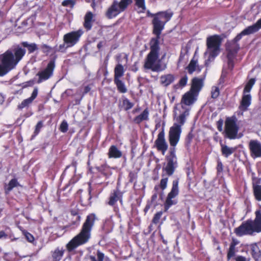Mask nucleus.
I'll return each mask as SVG.
<instances>
[{"mask_svg":"<svg viewBox=\"0 0 261 261\" xmlns=\"http://www.w3.org/2000/svg\"><path fill=\"white\" fill-rule=\"evenodd\" d=\"M255 215L254 220L248 219L234 228V232L238 237L252 236L254 233L261 232V210L256 211Z\"/></svg>","mask_w":261,"mask_h":261,"instance_id":"5","label":"nucleus"},{"mask_svg":"<svg viewBox=\"0 0 261 261\" xmlns=\"http://www.w3.org/2000/svg\"><path fill=\"white\" fill-rule=\"evenodd\" d=\"M147 14L149 16H153L154 17V15L153 14L151 13L149 11H147Z\"/></svg>","mask_w":261,"mask_h":261,"instance_id":"59","label":"nucleus"},{"mask_svg":"<svg viewBox=\"0 0 261 261\" xmlns=\"http://www.w3.org/2000/svg\"><path fill=\"white\" fill-rule=\"evenodd\" d=\"M97 258L94 255H91L89 256L91 261H103L105 255L99 250H97L96 252Z\"/></svg>","mask_w":261,"mask_h":261,"instance_id":"36","label":"nucleus"},{"mask_svg":"<svg viewBox=\"0 0 261 261\" xmlns=\"http://www.w3.org/2000/svg\"><path fill=\"white\" fill-rule=\"evenodd\" d=\"M255 79H251L245 85L244 88L243 93L244 94H247V93L250 92L251 91L253 86L255 84Z\"/></svg>","mask_w":261,"mask_h":261,"instance_id":"34","label":"nucleus"},{"mask_svg":"<svg viewBox=\"0 0 261 261\" xmlns=\"http://www.w3.org/2000/svg\"><path fill=\"white\" fill-rule=\"evenodd\" d=\"M149 112L147 109H145L143 112L139 115L136 117L134 119V121L137 124H139L144 120L148 119Z\"/></svg>","mask_w":261,"mask_h":261,"instance_id":"28","label":"nucleus"},{"mask_svg":"<svg viewBox=\"0 0 261 261\" xmlns=\"http://www.w3.org/2000/svg\"><path fill=\"white\" fill-rule=\"evenodd\" d=\"M97 169L99 172L102 173L106 176H109L111 174L110 173V168L106 164L101 165L97 167Z\"/></svg>","mask_w":261,"mask_h":261,"instance_id":"32","label":"nucleus"},{"mask_svg":"<svg viewBox=\"0 0 261 261\" xmlns=\"http://www.w3.org/2000/svg\"><path fill=\"white\" fill-rule=\"evenodd\" d=\"M248 147L252 158H261V143L258 140H251Z\"/></svg>","mask_w":261,"mask_h":261,"instance_id":"14","label":"nucleus"},{"mask_svg":"<svg viewBox=\"0 0 261 261\" xmlns=\"http://www.w3.org/2000/svg\"><path fill=\"white\" fill-rule=\"evenodd\" d=\"M136 5L140 9V12H144L146 10L145 0H135Z\"/></svg>","mask_w":261,"mask_h":261,"instance_id":"39","label":"nucleus"},{"mask_svg":"<svg viewBox=\"0 0 261 261\" xmlns=\"http://www.w3.org/2000/svg\"><path fill=\"white\" fill-rule=\"evenodd\" d=\"M177 107H175L174 111V119L175 122L170 128L169 132V142L171 147L169 155L166 156L167 163L163 167V171H165L168 176H171L177 167V157L175 154V146L179 141L181 133V126L185 124L186 117L189 115L188 110H185L178 116Z\"/></svg>","mask_w":261,"mask_h":261,"instance_id":"2","label":"nucleus"},{"mask_svg":"<svg viewBox=\"0 0 261 261\" xmlns=\"http://www.w3.org/2000/svg\"><path fill=\"white\" fill-rule=\"evenodd\" d=\"M225 127L226 134L229 139L237 138L239 127L233 119L227 118L225 122Z\"/></svg>","mask_w":261,"mask_h":261,"instance_id":"11","label":"nucleus"},{"mask_svg":"<svg viewBox=\"0 0 261 261\" xmlns=\"http://www.w3.org/2000/svg\"><path fill=\"white\" fill-rule=\"evenodd\" d=\"M83 33L82 29L70 32L64 35L63 41L67 47H71L77 43Z\"/></svg>","mask_w":261,"mask_h":261,"instance_id":"10","label":"nucleus"},{"mask_svg":"<svg viewBox=\"0 0 261 261\" xmlns=\"http://www.w3.org/2000/svg\"><path fill=\"white\" fill-rule=\"evenodd\" d=\"M105 44V42H102V41H100L99 42L98 44H97V48L100 49L103 45V44Z\"/></svg>","mask_w":261,"mask_h":261,"instance_id":"53","label":"nucleus"},{"mask_svg":"<svg viewBox=\"0 0 261 261\" xmlns=\"http://www.w3.org/2000/svg\"><path fill=\"white\" fill-rule=\"evenodd\" d=\"M220 146L222 154L226 158L231 155L236 150V147H230L222 143H220Z\"/></svg>","mask_w":261,"mask_h":261,"instance_id":"24","label":"nucleus"},{"mask_svg":"<svg viewBox=\"0 0 261 261\" xmlns=\"http://www.w3.org/2000/svg\"><path fill=\"white\" fill-rule=\"evenodd\" d=\"M187 82H188V76H187V75H185L179 80V81L177 84V85L179 87H184L187 85Z\"/></svg>","mask_w":261,"mask_h":261,"instance_id":"43","label":"nucleus"},{"mask_svg":"<svg viewBox=\"0 0 261 261\" xmlns=\"http://www.w3.org/2000/svg\"><path fill=\"white\" fill-rule=\"evenodd\" d=\"M248 250L250 251L252 257L255 261L261 260V251L256 243L247 245Z\"/></svg>","mask_w":261,"mask_h":261,"instance_id":"16","label":"nucleus"},{"mask_svg":"<svg viewBox=\"0 0 261 261\" xmlns=\"http://www.w3.org/2000/svg\"><path fill=\"white\" fill-rule=\"evenodd\" d=\"M69 47H67V44L64 42L63 43L60 44L59 45H56L55 47L54 50L56 52H62L64 53L66 51L67 48Z\"/></svg>","mask_w":261,"mask_h":261,"instance_id":"40","label":"nucleus"},{"mask_svg":"<svg viewBox=\"0 0 261 261\" xmlns=\"http://www.w3.org/2000/svg\"><path fill=\"white\" fill-rule=\"evenodd\" d=\"M154 146L158 151H161L163 155H164L168 148V145L165 137L164 129L159 133L157 139L154 142Z\"/></svg>","mask_w":261,"mask_h":261,"instance_id":"12","label":"nucleus"},{"mask_svg":"<svg viewBox=\"0 0 261 261\" xmlns=\"http://www.w3.org/2000/svg\"><path fill=\"white\" fill-rule=\"evenodd\" d=\"M90 90V88L88 86H86L85 88V93H86L88 92Z\"/></svg>","mask_w":261,"mask_h":261,"instance_id":"58","label":"nucleus"},{"mask_svg":"<svg viewBox=\"0 0 261 261\" xmlns=\"http://www.w3.org/2000/svg\"><path fill=\"white\" fill-rule=\"evenodd\" d=\"M194 102V98L192 94L190 93H187L184 95L182 98L181 101V107L183 111L181 112V114L184 112L185 110H188L189 111V110L186 109L183 104H184L185 106H189L191 104H192Z\"/></svg>","mask_w":261,"mask_h":261,"instance_id":"23","label":"nucleus"},{"mask_svg":"<svg viewBox=\"0 0 261 261\" xmlns=\"http://www.w3.org/2000/svg\"><path fill=\"white\" fill-rule=\"evenodd\" d=\"M239 241L236 239H232L231 242L230 244V246L236 247L238 245Z\"/></svg>","mask_w":261,"mask_h":261,"instance_id":"49","label":"nucleus"},{"mask_svg":"<svg viewBox=\"0 0 261 261\" xmlns=\"http://www.w3.org/2000/svg\"><path fill=\"white\" fill-rule=\"evenodd\" d=\"M96 216L91 214L86 217L79 234L73 237L67 244L66 248L69 252L73 251L80 246L87 243L91 236V230L94 225Z\"/></svg>","mask_w":261,"mask_h":261,"instance_id":"4","label":"nucleus"},{"mask_svg":"<svg viewBox=\"0 0 261 261\" xmlns=\"http://www.w3.org/2000/svg\"><path fill=\"white\" fill-rule=\"evenodd\" d=\"M185 57V55L182 54V53L180 54L179 59H178V65L182 61Z\"/></svg>","mask_w":261,"mask_h":261,"instance_id":"52","label":"nucleus"},{"mask_svg":"<svg viewBox=\"0 0 261 261\" xmlns=\"http://www.w3.org/2000/svg\"><path fill=\"white\" fill-rule=\"evenodd\" d=\"M251 32L253 34L258 31L261 29V18L257 20V21L254 24L247 27Z\"/></svg>","mask_w":261,"mask_h":261,"instance_id":"35","label":"nucleus"},{"mask_svg":"<svg viewBox=\"0 0 261 261\" xmlns=\"http://www.w3.org/2000/svg\"><path fill=\"white\" fill-rule=\"evenodd\" d=\"M122 197V193L118 189L114 190L110 194L108 204L109 205L113 206L118 200L121 202Z\"/></svg>","mask_w":261,"mask_h":261,"instance_id":"18","label":"nucleus"},{"mask_svg":"<svg viewBox=\"0 0 261 261\" xmlns=\"http://www.w3.org/2000/svg\"><path fill=\"white\" fill-rule=\"evenodd\" d=\"M65 250L63 248H57L52 252L53 261H60L64 254Z\"/></svg>","mask_w":261,"mask_h":261,"instance_id":"26","label":"nucleus"},{"mask_svg":"<svg viewBox=\"0 0 261 261\" xmlns=\"http://www.w3.org/2000/svg\"><path fill=\"white\" fill-rule=\"evenodd\" d=\"M251 96L250 94H244L243 96L239 109L242 111L247 110L248 107L251 104Z\"/></svg>","mask_w":261,"mask_h":261,"instance_id":"21","label":"nucleus"},{"mask_svg":"<svg viewBox=\"0 0 261 261\" xmlns=\"http://www.w3.org/2000/svg\"><path fill=\"white\" fill-rule=\"evenodd\" d=\"M252 184L253 196L256 200L261 201V179L255 176V173H252Z\"/></svg>","mask_w":261,"mask_h":261,"instance_id":"15","label":"nucleus"},{"mask_svg":"<svg viewBox=\"0 0 261 261\" xmlns=\"http://www.w3.org/2000/svg\"><path fill=\"white\" fill-rule=\"evenodd\" d=\"M68 127L67 122L66 121H63L60 125V129L62 133H66L68 130Z\"/></svg>","mask_w":261,"mask_h":261,"instance_id":"45","label":"nucleus"},{"mask_svg":"<svg viewBox=\"0 0 261 261\" xmlns=\"http://www.w3.org/2000/svg\"><path fill=\"white\" fill-rule=\"evenodd\" d=\"M114 83L116 84L118 90L122 93H125L127 92V88H126L124 83L120 79L114 80Z\"/></svg>","mask_w":261,"mask_h":261,"instance_id":"31","label":"nucleus"},{"mask_svg":"<svg viewBox=\"0 0 261 261\" xmlns=\"http://www.w3.org/2000/svg\"><path fill=\"white\" fill-rule=\"evenodd\" d=\"M163 215L162 211L157 212L154 216L152 222L154 224H158L159 222V220L161 219V216Z\"/></svg>","mask_w":261,"mask_h":261,"instance_id":"42","label":"nucleus"},{"mask_svg":"<svg viewBox=\"0 0 261 261\" xmlns=\"http://www.w3.org/2000/svg\"><path fill=\"white\" fill-rule=\"evenodd\" d=\"M175 80V76L172 74H167L162 75L160 78L161 84L164 86L167 87L172 84Z\"/></svg>","mask_w":261,"mask_h":261,"instance_id":"20","label":"nucleus"},{"mask_svg":"<svg viewBox=\"0 0 261 261\" xmlns=\"http://www.w3.org/2000/svg\"><path fill=\"white\" fill-rule=\"evenodd\" d=\"M249 259H247L245 257L239 255L235 258L236 261H249Z\"/></svg>","mask_w":261,"mask_h":261,"instance_id":"48","label":"nucleus"},{"mask_svg":"<svg viewBox=\"0 0 261 261\" xmlns=\"http://www.w3.org/2000/svg\"><path fill=\"white\" fill-rule=\"evenodd\" d=\"M7 236V235L5 233V232L4 231H0V239L3 237H6Z\"/></svg>","mask_w":261,"mask_h":261,"instance_id":"54","label":"nucleus"},{"mask_svg":"<svg viewBox=\"0 0 261 261\" xmlns=\"http://www.w3.org/2000/svg\"><path fill=\"white\" fill-rule=\"evenodd\" d=\"M187 69L188 72L190 74H192L193 72L197 71L198 72H199L201 71V69L197 65V61L192 59L190 61L188 66L187 67Z\"/></svg>","mask_w":261,"mask_h":261,"instance_id":"27","label":"nucleus"},{"mask_svg":"<svg viewBox=\"0 0 261 261\" xmlns=\"http://www.w3.org/2000/svg\"><path fill=\"white\" fill-rule=\"evenodd\" d=\"M204 78L194 77L192 81L191 91L194 94L198 93L203 86Z\"/></svg>","mask_w":261,"mask_h":261,"instance_id":"17","label":"nucleus"},{"mask_svg":"<svg viewBox=\"0 0 261 261\" xmlns=\"http://www.w3.org/2000/svg\"><path fill=\"white\" fill-rule=\"evenodd\" d=\"M72 166L73 167V170L75 171L76 170V166L74 163L72 164Z\"/></svg>","mask_w":261,"mask_h":261,"instance_id":"61","label":"nucleus"},{"mask_svg":"<svg viewBox=\"0 0 261 261\" xmlns=\"http://www.w3.org/2000/svg\"><path fill=\"white\" fill-rule=\"evenodd\" d=\"M160 188V185H156V186H154V190L155 191L156 193L159 190Z\"/></svg>","mask_w":261,"mask_h":261,"instance_id":"57","label":"nucleus"},{"mask_svg":"<svg viewBox=\"0 0 261 261\" xmlns=\"http://www.w3.org/2000/svg\"><path fill=\"white\" fill-rule=\"evenodd\" d=\"M25 237L27 240L30 242H32L34 240V238L33 235L29 232H26L25 233Z\"/></svg>","mask_w":261,"mask_h":261,"instance_id":"47","label":"nucleus"},{"mask_svg":"<svg viewBox=\"0 0 261 261\" xmlns=\"http://www.w3.org/2000/svg\"><path fill=\"white\" fill-rule=\"evenodd\" d=\"M43 48H46V49H49V47L46 45H43Z\"/></svg>","mask_w":261,"mask_h":261,"instance_id":"62","label":"nucleus"},{"mask_svg":"<svg viewBox=\"0 0 261 261\" xmlns=\"http://www.w3.org/2000/svg\"><path fill=\"white\" fill-rule=\"evenodd\" d=\"M38 94L37 88H35L32 93L30 97L23 100L20 104L18 106V109L21 110L25 107H28L33 101L36 98Z\"/></svg>","mask_w":261,"mask_h":261,"instance_id":"19","label":"nucleus"},{"mask_svg":"<svg viewBox=\"0 0 261 261\" xmlns=\"http://www.w3.org/2000/svg\"><path fill=\"white\" fill-rule=\"evenodd\" d=\"M132 3V0H121L119 3L117 1H114L107 11V17L109 19L115 17L119 13L124 11Z\"/></svg>","mask_w":261,"mask_h":261,"instance_id":"8","label":"nucleus"},{"mask_svg":"<svg viewBox=\"0 0 261 261\" xmlns=\"http://www.w3.org/2000/svg\"><path fill=\"white\" fill-rule=\"evenodd\" d=\"M18 185V182L16 178L12 179L8 184L5 186V192L6 194L9 193L14 188L16 187Z\"/></svg>","mask_w":261,"mask_h":261,"instance_id":"30","label":"nucleus"},{"mask_svg":"<svg viewBox=\"0 0 261 261\" xmlns=\"http://www.w3.org/2000/svg\"><path fill=\"white\" fill-rule=\"evenodd\" d=\"M217 170L218 172H222L223 170V165L221 162L220 161L218 162Z\"/></svg>","mask_w":261,"mask_h":261,"instance_id":"50","label":"nucleus"},{"mask_svg":"<svg viewBox=\"0 0 261 261\" xmlns=\"http://www.w3.org/2000/svg\"><path fill=\"white\" fill-rule=\"evenodd\" d=\"M73 4V2L71 0H65L62 2V5L64 6H68Z\"/></svg>","mask_w":261,"mask_h":261,"instance_id":"51","label":"nucleus"},{"mask_svg":"<svg viewBox=\"0 0 261 261\" xmlns=\"http://www.w3.org/2000/svg\"><path fill=\"white\" fill-rule=\"evenodd\" d=\"M163 243L165 244H166L167 243V241H165L164 240H163Z\"/></svg>","mask_w":261,"mask_h":261,"instance_id":"64","label":"nucleus"},{"mask_svg":"<svg viewBox=\"0 0 261 261\" xmlns=\"http://www.w3.org/2000/svg\"><path fill=\"white\" fill-rule=\"evenodd\" d=\"M25 49L19 46L12 48L0 55V76L14 69L25 54Z\"/></svg>","mask_w":261,"mask_h":261,"instance_id":"3","label":"nucleus"},{"mask_svg":"<svg viewBox=\"0 0 261 261\" xmlns=\"http://www.w3.org/2000/svg\"><path fill=\"white\" fill-rule=\"evenodd\" d=\"M94 21L93 14L91 12H88L84 17V26L87 30H90L92 27V23Z\"/></svg>","mask_w":261,"mask_h":261,"instance_id":"22","label":"nucleus"},{"mask_svg":"<svg viewBox=\"0 0 261 261\" xmlns=\"http://www.w3.org/2000/svg\"><path fill=\"white\" fill-rule=\"evenodd\" d=\"M134 106V103L130 102L127 98L122 99L121 108L125 111H128L132 109Z\"/></svg>","mask_w":261,"mask_h":261,"instance_id":"33","label":"nucleus"},{"mask_svg":"<svg viewBox=\"0 0 261 261\" xmlns=\"http://www.w3.org/2000/svg\"><path fill=\"white\" fill-rule=\"evenodd\" d=\"M221 38L220 36L215 35L210 36L206 39L207 49L205 55H209L208 60L215 58L220 53V47L221 43Z\"/></svg>","mask_w":261,"mask_h":261,"instance_id":"7","label":"nucleus"},{"mask_svg":"<svg viewBox=\"0 0 261 261\" xmlns=\"http://www.w3.org/2000/svg\"><path fill=\"white\" fill-rule=\"evenodd\" d=\"M158 197V194L156 193H154L152 196V197H151V199H152V201H154Z\"/></svg>","mask_w":261,"mask_h":261,"instance_id":"56","label":"nucleus"},{"mask_svg":"<svg viewBox=\"0 0 261 261\" xmlns=\"http://www.w3.org/2000/svg\"><path fill=\"white\" fill-rule=\"evenodd\" d=\"M42 126H43V123H42V121H39L37 123V124H36V127H35V130L34 131L35 136L38 134V133H39V132L40 130V129L42 127Z\"/></svg>","mask_w":261,"mask_h":261,"instance_id":"46","label":"nucleus"},{"mask_svg":"<svg viewBox=\"0 0 261 261\" xmlns=\"http://www.w3.org/2000/svg\"><path fill=\"white\" fill-rule=\"evenodd\" d=\"M54 68V62L50 61L45 69L37 73V75L39 76L37 83L40 84L43 81H46L51 77L53 75Z\"/></svg>","mask_w":261,"mask_h":261,"instance_id":"13","label":"nucleus"},{"mask_svg":"<svg viewBox=\"0 0 261 261\" xmlns=\"http://www.w3.org/2000/svg\"><path fill=\"white\" fill-rule=\"evenodd\" d=\"M237 250L236 247H231L229 246L227 254V261H229V260L233 257H234L236 255Z\"/></svg>","mask_w":261,"mask_h":261,"instance_id":"37","label":"nucleus"},{"mask_svg":"<svg viewBox=\"0 0 261 261\" xmlns=\"http://www.w3.org/2000/svg\"><path fill=\"white\" fill-rule=\"evenodd\" d=\"M222 122H221V124H220V125H219L218 126V129H219L220 131H221V130H222Z\"/></svg>","mask_w":261,"mask_h":261,"instance_id":"60","label":"nucleus"},{"mask_svg":"<svg viewBox=\"0 0 261 261\" xmlns=\"http://www.w3.org/2000/svg\"><path fill=\"white\" fill-rule=\"evenodd\" d=\"M122 152L115 145H112L108 152L109 158H120L122 156Z\"/></svg>","mask_w":261,"mask_h":261,"instance_id":"25","label":"nucleus"},{"mask_svg":"<svg viewBox=\"0 0 261 261\" xmlns=\"http://www.w3.org/2000/svg\"><path fill=\"white\" fill-rule=\"evenodd\" d=\"M172 15V13L168 12H160L154 15L152 23L153 33L156 37L151 38L149 42L150 51L146 56L144 65L146 69L161 72L167 68V63H160V60L157 62L160 50L159 39L165 24L171 19Z\"/></svg>","mask_w":261,"mask_h":261,"instance_id":"1","label":"nucleus"},{"mask_svg":"<svg viewBox=\"0 0 261 261\" xmlns=\"http://www.w3.org/2000/svg\"><path fill=\"white\" fill-rule=\"evenodd\" d=\"M124 73L123 66L120 64H117L114 69V80L120 79Z\"/></svg>","mask_w":261,"mask_h":261,"instance_id":"29","label":"nucleus"},{"mask_svg":"<svg viewBox=\"0 0 261 261\" xmlns=\"http://www.w3.org/2000/svg\"><path fill=\"white\" fill-rule=\"evenodd\" d=\"M178 183L179 178L173 180L172 181L171 189L168 194L164 203L165 212H167L171 206L176 204L178 202L176 197L178 196L179 192Z\"/></svg>","mask_w":261,"mask_h":261,"instance_id":"9","label":"nucleus"},{"mask_svg":"<svg viewBox=\"0 0 261 261\" xmlns=\"http://www.w3.org/2000/svg\"><path fill=\"white\" fill-rule=\"evenodd\" d=\"M22 45L27 47L30 53H33L37 49V45L35 43L29 44L27 42H23Z\"/></svg>","mask_w":261,"mask_h":261,"instance_id":"38","label":"nucleus"},{"mask_svg":"<svg viewBox=\"0 0 261 261\" xmlns=\"http://www.w3.org/2000/svg\"><path fill=\"white\" fill-rule=\"evenodd\" d=\"M69 167H70V166H67V167L66 168V169H65V170H64V173H63V174H65V173H66V171H67V169H68V168H69Z\"/></svg>","mask_w":261,"mask_h":261,"instance_id":"63","label":"nucleus"},{"mask_svg":"<svg viewBox=\"0 0 261 261\" xmlns=\"http://www.w3.org/2000/svg\"><path fill=\"white\" fill-rule=\"evenodd\" d=\"M220 94L219 88L217 87H213L211 91V97L213 98H217Z\"/></svg>","mask_w":261,"mask_h":261,"instance_id":"41","label":"nucleus"},{"mask_svg":"<svg viewBox=\"0 0 261 261\" xmlns=\"http://www.w3.org/2000/svg\"><path fill=\"white\" fill-rule=\"evenodd\" d=\"M252 34L248 28H246L239 34L231 41L226 43V50L227 53V64L228 68L232 70L234 63L233 60L236 57V54L240 49L239 44L238 42L241 39L242 37L245 35H248Z\"/></svg>","mask_w":261,"mask_h":261,"instance_id":"6","label":"nucleus"},{"mask_svg":"<svg viewBox=\"0 0 261 261\" xmlns=\"http://www.w3.org/2000/svg\"><path fill=\"white\" fill-rule=\"evenodd\" d=\"M168 181V178L163 177L160 181V187L162 190H164L167 187V183Z\"/></svg>","mask_w":261,"mask_h":261,"instance_id":"44","label":"nucleus"},{"mask_svg":"<svg viewBox=\"0 0 261 261\" xmlns=\"http://www.w3.org/2000/svg\"><path fill=\"white\" fill-rule=\"evenodd\" d=\"M5 100L4 96L0 93V104H2Z\"/></svg>","mask_w":261,"mask_h":261,"instance_id":"55","label":"nucleus"}]
</instances>
